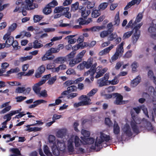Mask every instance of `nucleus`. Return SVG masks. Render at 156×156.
Masks as SVG:
<instances>
[{
	"label": "nucleus",
	"instance_id": "obj_1",
	"mask_svg": "<svg viewBox=\"0 0 156 156\" xmlns=\"http://www.w3.org/2000/svg\"><path fill=\"white\" fill-rule=\"evenodd\" d=\"M131 114L132 120L130 122V124L134 133L137 135L141 131L146 129L148 131H152L156 133V129L151 122L144 118L141 119L136 116L131 112Z\"/></svg>",
	"mask_w": 156,
	"mask_h": 156
},
{
	"label": "nucleus",
	"instance_id": "obj_2",
	"mask_svg": "<svg viewBox=\"0 0 156 156\" xmlns=\"http://www.w3.org/2000/svg\"><path fill=\"white\" fill-rule=\"evenodd\" d=\"M110 140V136L109 135L101 133V134L100 138L98 139L97 138L96 139L94 146L92 145L90 147L91 149L95 150L96 147L98 148L97 150V151H99L100 149L102 147L101 143L104 141L108 142Z\"/></svg>",
	"mask_w": 156,
	"mask_h": 156
},
{
	"label": "nucleus",
	"instance_id": "obj_3",
	"mask_svg": "<svg viewBox=\"0 0 156 156\" xmlns=\"http://www.w3.org/2000/svg\"><path fill=\"white\" fill-rule=\"evenodd\" d=\"M79 100H83L78 103H76L74 104V106L77 108L80 106H83L89 105L91 104L90 102L91 100L88 97L85 95H81L78 99Z\"/></svg>",
	"mask_w": 156,
	"mask_h": 156
},
{
	"label": "nucleus",
	"instance_id": "obj_4",
	"mask_svg": "<svg viewBox=\"0 0 156 156\" xmlns=\"http://www.w3.org/2000/svg\"><path fill=\"white\" fill-rule=\"evenodd\" d=\"M124 44V42H122L118 45L116 48V51L112 57L111 59L112 62L116 60L119 56H121L124 52L123 46Z\"/></svg>",
	"mask_w": 156,
	"mask_h": 156
},
{
	"label": "nucleus",
	"instance_id": "obj_5",
	"mask_svg": "<svg viewBox=\"0 0 156 156\" xmlns=\"http://www.w3.org/2000/svg\"><path fill=\"white\" fill-rule=\"evenodd\" d=\"M86 52L85 50H83L77 55L75 58L71 59L69 62L70 66L71 67H73L76 64L81 62Z\"/></svg>",
	"mask_w": 156,
	"mask_h": 156
},
{
	"label": "nucleus",
	"instance_id": "obj_6",
	"mask_svg": "<svg viewBox=\"0 0 156 156\" xmlns=\"http://www.w3.org/2000/svg\"><path fill=\"white\" fill-rule=\"evenodd\" d=\"M142 23H141L133 27V30H135V32L132 38V40L133 43L134 44L136 43L139 38L140 35V31L139 30V29L142 25Z\"/></svg>",
	"mask_w": 156,
	"mask_h": 156
},
{
	"label": "nucleus",
	"instance_id": "obj_7",
	"mask_svg": "<svg viewBox=\"0 0 156 156\" xmlns=\"http://www.w3.org/2000/svg\"><path fill=\"white\" fill-rule=\"evenodd\" d=\"M34 0H25L26 4L23 7V8L27 10L33 9L38 6L37 4L33 3Z\"/></svg>",
	"mask_w": 156,
	"mask_h": 156
},
{
	"label": "nucleus",
	"instance_id": "obj_8",
	"mask_svg": "<svg viewBox=\"0 0 156 156\" xmlns=\"http://www.w3.org/2000/svg\"><path fill=\"white\" fill-rule=\"evenodd\" d=\"M45 83V81L41 80L38 83H35L33 87V90L35 93L38 95L40 93L41 88L40 86Z\"/></svg>",
	"mask_w": 156,
	"mask_h": 156
},
{
	"label": "nucleus",
	"instance_id": "obj_9",
	"mask_svg": "<svg viewBox=\"0 0 156 156\" xmlns=\"http://www.w3.org/2000/svg\"><path fill=\"white\" fill-rule=\"evenodd\" d=\"M122 130L124 133L126 135V136L127 137H131L133 135V133L132 132L131 128L129 125L126 124L124 126Z\"/></svg>",
	"mask_w": 156,
	"mask_h": 156
},
{
	"label": "nucleus",
	"instance_id": "obj_10",
	"mask_svg": "<svg viewBox=\"0 0 156 156\" xmlns=\"http://www.w3.org/2000/svg\"><path fill=\"white\" fill-rule=\"evenodd\" d=\"M115 95L114 98H116V100L114 102V103L117 105L122 104L123 98V96L120 94L118 93H114Z\"/></svg>",
	"mask_w": 156,
	"mask_h": 156
},
{
	"label": "nucleus",
	"instance_id": "obj_11",
	"mask_svg": "<svg viewBox=\"0 0 156 156\" xmlns=\"http://www.w3.org/2000/svg\"><path fill=\"white\" fill-rule=\"evenodd\" d=\"M45 70V67L44 65H42L39 67L37 69V72L35 74V76L37 78H39L41 76V74L44 73Z\"/></svg>",
	"mask_w": 156,
	"mask_h": 156
},
{
	"label": "nucleus",
	"instance_id": "obj_12",
	"mask_svg": "<svg viewBox=\"0 0 156 156\" xmlns=\"http://www.w3.org/2000/svg\"><path fill=\"white\" fill-rule=\"evenodd\" d=\"M57 148L61 152L64 153L66 151V146L63 141H58L57 142Z\"/></svg>",
	"mask_w": 156,
	"mask_h": 156
},
{
	"label": "nucleus",
	"instance_id": "obj_13",
	"mask_svg": "<svg viewBox=\"0 0 156 156\" xmlns=\"http://www.w3.org/2000/svg\"><path fill=\"white\" fill-rule=\"evenodd\" d=\"M74 141L73 139H70L67 142V148L69 152H73L74 148L73 145Z\"/></svg>",
	"mask_w": 156,
	"mask_h": 156
},
{
	"label": "nucleus",
	"instance_id": "obj_14",
	"mask_svg": "<svg viewBox=\"0 0 156 156\" xmlns=\"http://www.w3.org/2000/svg\"><path fill=\"white\" fill-rule=\"evenodd\" d=\"M114 46L113 44L101 51L99 53V55L102 56L105 55L109 53L110 51L114 47Z\"/></svg>",
	"mask_w": 156,
	"mask_h": 156
},
{
	"label": "nucleus",
	"instance_id": "obj_15",
	"mask_svg": "<svg viewBox=\"0 0 156 156\" xmlns=\"http://www.w3.org/2000/svg\"><path fill=\"white\" fill-rule=\"evenodd\" d=\"M9 151L13 154H11L10 156H20L21 155L20 151L18 148H11L10 149Z\"/></svg>",
	"mask_w": 156,
	"mask_h": 156
},
{
	"label": "nucleus",
	"instance_id": "obj_16",
	"mask_svg": "<svg viewBox=\"0 0 156 156\" xmlns=\"http://www.w3.org/2000/svg\"><path fill=\"white\" fill-rule=\"evenodd\" d=\"M4 40L6 41L5 44H6V48H9L12 44L14 38L12 36H10V37H5V39Z\"/></svg>",
	"mask_w": 156,
	"mask_h": 156
},
{
	"label": "nucleus",
	"instance_id": "obj_17",
	"mask_svg": "<svg viewBox=\"0 0 156 156\" xmlns=\"http://www.w3.org/2000/svg\"><path fill=\"white\" fill-rule=\"evenodd\" d=\"M52 153L55 156H59L61 152L58 149L56 144H54L51 147Z\"/></svg>",
	"mask_w": 156,
	"mask_h": 156
},
{
	"label": "nucleus",
	"instance_id": "obj_18",
	"mask_svg": "<svg viewBox=\"0 0 156 156\" xmlns=\"http://www.w3.org/2000/svg\"><path fill=\"white\" fill-rule=\"evenodd\" d=\"M47 102L46 101L41 99L37 100L33 102L34 104L30 105L29 107V108H31L35 107L38 105L43 103H45Z\"/></svg>",
	"mask_w": 156,
	"mask_h": 156
},
{
	"label": "nucleus",
	"instance_id": "obj_19",
	"mask_svg": "<svg viewBox=\"0 0 156 156\" xmlns=\"http://www.w3.org/2000/svg\"><path fill=\"white\" fill-rule=\"evenodd\" d=\"M69 8L66 7H64L63 6L56 7L54 10V12L55 13H58L62 12L63 11H69Z\"/></svg>",
	"mask_w": 156,
	"mask_h": 156
},
{
	"label": "nucleus",
	"instance_id": "obj_20",
	"mask_svg": "<svg viewBox=\"0 0 156 156\" xmlns=\"http://www.w3.org/2000/svg\"><path fill=\"white\" fill-rule=\"evenodd\" d=\"M82 140L84 142V144H85L90 145L92 144L95 141L94 139L92 137L83 138H82Z\"/></svg>",
	"mask_w": 156,
	"mask_h": 156
},
{
	"label": "nucleus",
	"instance_id": "obj_21",
	"mask_svg": "<svg viewBox=\"0 0 156 156\" xmlns=\"http://www.w3.org/2000/svg\"><path fill=\"white\" fill-rule=\"evenodd\" d=\"M98 83L99 84V86L100 87H102L109 85L108 81L107 80H105L102 78L98 80Z\"/></svg>",
	"mask_w": 156,
	"mask_h": 156
},
{
	"label": "nucleus",
	"instance_id": "obj_22",
	"mask_svg": "<svg viewBox=\"0 0 156 156\" xmlns=\"http://www.w3.org/2000/svg\"><path fill=\"white\" fill-rule=\"evenodd\" d=\"M77 21L79 22V25L74 26V27L75 28H81V25H86V21L82 18H80L77 20Z\"/></svg>",
	"mask_w": 156,
	"mask_h": 156
},
{
	"label": "nucleus",
	"instance_id": "obj_23",
	"mask_svg": "<svg viewBox=\"0 0 156 156\" xmlns=\"http://www.w3.org/2000/svg\"><path fill=\"white\" fill-rule=\"evenodd\" d=\"M1 64L2 68L0 69V74L2 76V74L6 71V69L9 66V64L7 62H5Z\"/></svg>",
	"mask_w": 156,
	"mask_h": 156
},
{
	"label": "nucleus",
	"instance_id": "obj_24",
	"mask_svg": "<svg viewBox=\"0 0 156 156\" xmlns=\"http://www.w3.org/2000/svg\"><path fill=\"white\" fill-rule=\"evenodd\" d=\"M66 129H61L58 130L57 133V136L59 138H63L66 134Z\"/></svg>",
	"mask_w": 156,
	"mask_h": 156
},
{
	"label": "nucleus",
	"instance_id": "obj_25",
	"mask_svg": "<svg viewBox=\"0 0 156 156\" xmlns=\"http://www.w3.org/2000/svg\"><path fill=\"white\" fill-rule=\"evenodd\" d=\"M140 77L138 76L131 81V86L133 87H136L140 82Z\"/></svg>",
	"mask_w": 156,
	"mask_h": 156
},
{
	"label": "nucleus",
	"instance_id": "obj_26",
	"mask_svg": "<svg viewBox=\"0 0 156 156\" xmlns=\"http://www.w3.org/2000/svg\"><path fill=\"white\" fill-rule=\"evenodd\" d=\"M75 35H71L68 36L66 37L65 38L66 39L67 38L69 39L68 41V42L69 44H73L76 42L77 41L76 39L75 38H73V37H75Z\"/></svg>",
	"mask_w": 156,
	"mask_h": 156
},
{
	"label": "nucleus",
	"instance_id": "obj_27",
	"mask_svg": "<svg viewBox=\"0 0 156 156\" xmlns=\"http://www.w3.org/2000/svg\"><path fill=\"white\" fill-rule=\"evenodd\" d=\"M105 28V27L104 25L101 26H96L92 27L91 28V30L92 31L96 32L99 31L100 30L104 29Z\"/></svg>",
	"mask_w": 156,
	"mask_h": 156
},
{
	"label": "nucleus",
	"instance_id": "obj_28",
	"mask_svg": "<svg viewBox=\"0 0 156 156\" xmlns=\"http://www.w3.org/2000/svg\"><path fill=\"white\" fill-rule=\"evenodd\" d=\"M51 7L50 6H48V5L44 8L43 12L45 15H48L51 13L52 12Z\"/></svg>",
	"mask_w": 156,
	"mask_h": 156
},
{
	"label": "nucleus",
	"instance_id": "obj_29",
	"mask_svg": "<svg viewBox=\"0 0 156 156\" xmlns=\"http://www.w3.org/2000/svg\"><path fill=\"white\" fill-rule=\"evenodd\" d=\"M156 90L154 87L152 86H150L148 87L147 91L149 94L151 95L156 96V86L155 87Z\"/></svg>",
	"mask_w": 156,
	"mask_h": 156
},
{
	"label": "nucleus",
	"instance_id": "obj_30",
	"mask_svg": "<svg viewBox=\"0 0 156 156\" xmlns=\"http://www.w3.org/2000/svg\"><path fill=\"white\" fill-rule=\"evenodd\" d=\"M120 127L118 123H115L113 126V133L115 135H118L119 133Z\"/></svg>",
	"mask_w": 156,
	"mask_h": 156
},
{
	"label": "nucleus",
	"instance_id": "obj_31",
	"mask_svg": "<svg viewBox=\"0 0 156 156\" xmlns=\"http://www.w3.org/2000/svg\"><path fill=\"white\" fill-rule=\"evenodd\" d=\"M43 151L45 154L47 156H52V154L50 152L49 149L46 145H44Z\"/></svg>",
	"mask_w": 156,
	"mask_h": 156
},
{
	"label": "nucleus",
	"instance_id": "obj_32",
	"mask_svg": "<svg viewBox=\"0 0 156 156\" xmlns=\"http://www.w3.org/2000/svg\"><path fill=\"white\" fill-rule=\"evenodd\" d=\"M137 0H132L131 2H128L126 6L124 8L125 10H128L132 6L136 4H137Z\"/></svg>",
	"mask_w": 156,
	"mask_h": 156
},
{
	"label": "nucleus",
	"instance_id": "obj_33",
	"mask_svg": "<svg viewBox=\"0 0 156 156\" xmlns=\"http://www.w3.org/2000/svg\"><path fill=\"white\" fill-rule=\"evenodd\" d=\"M107 27L108 29L106 31H107L109 34H111L113 32L114 30V28L112 22H110L108 23L107 25Z\"/></svg>",
	"mask_w": 156,
	"mask_h": 156
},
{
	"label": "nucleus",
	"instance_id": "obj_34",
	"mask_svg": "<svg viewBox=\"0 0 156 156\" xmlns=\"http://www.w3.org/2000/svg\"><path fill=\"white\" fill-rule=\"evenodd\" d=\"M74 143L76 147L80 146L82 143V141L80 140L79 137L77 136L75 137Z\"/></svg>",
	"mask_w": 156,
	"mask_h": 156
},
{
	"label": "nucleus",
	"instance_id": "obj_35",
	"mask_svg": "<svg viewBox=\"0 0 156 156\" xmlns=\"http://www.w3.org/2000/svg\"><path fill=\"white\" fill-rule=\"evenodd\" d=\"M76 54L75 51L71 52L69 54L67 55L65 57L66 59L68 61H71V59L74 58Z\"/></svg>",
	"mask_w": 156,
	"mask_h": 156
},
{
	"label": "nucleus",
	"instance_id": "obj_36",
	"mask_svg": "<svg viewBox=\"0 0 156 156\" xmlns=\"http://www.w3.org/2000/svg\"><path fill=\"white\" fill-rule=\"evenodd\" d=\"M101 11L99 10L95 9L93 10L91 13V16L92 17L97 18L101 15Z\"/></svg>",
	"mask_w": 156,
	"mask_h": 156
},
{
	"label": "nucleus",
	"instance_id": "obj_37",
	"mask_svg": "<svg viewBox=\"0 0 156 156\" xmlns=\"http://www.w3.org/2000/svg\"><path fill=\"white\" fill-rule=\"evenodd\" d=\"M57 48H51L50 49L47 51V54H48V55H51L52 53H56L58 52Z\"/></svg>",
	"mask_w": 156,
	"mask_h": 156
},
{
	"label": "nucleus",
	"instance_id": "obj_38",
	"mask_svg": "<svg viewBox=\"0 0 156 156\" xmlns=\"http://www.w3.org/2000/svg\"><path fill=\"white\" fill-rule=\"evenodd\" d=\"M67 91L69 93L72 92L76 91L77 90V87L75 85H71L68 87L67 88Z\"/></svg>",
	"mask_w": 156,
	"mask_h": 156
},
{
	"label": "nucleus",
	"instance_id": "obj_39",
	"mask_svg": "<svg viewBox=\"0 0 156 156\" xmlns=\"http://www.w3.org/2000/svg\"><path fill=\"white\" fill-rule=\"evenodd\" d=\"M85 66V67L87 69L90 68L92 64L93 61L91 59H89L87 62L83 61Z\"/></svg>",
	"mask_w": 156,
	"mask_h": 156
},
{
	"label": "nucleus",
	"instance_id": "obj_40",
	"mask_svg": "<svg viewBox=\"0 0 156 156\" xmlns=\"http://www.w3.org/2000/svg\"><path fill=\"white\" fill-rule=\"evenodd\" d=\"M33 44V47L35 48H39L43 46V44H41L37 40L34 41Z\"/></svg>",
	"mask_w": 156,
	"mask_h": 156
},
{
	"label": "nucleus",
	"instance_id": "obj_41",
	"mask_svg": "<svg viewBox=\"0 0 156 156\" xmlns=\"http://www.w3.org/2000/svg\"><path fill=\"white\" fill-rule=\"evenodd\" d=\"M139 66L138 63L136 61L134 62L131 65L132 71L133 72H136L137 68Z\"/></svg>",
	"mask_w": 156,
	"mask_h": 156
},
{
	"label": "nucleus",
	"instance_id": "obj_42",
	"mask_svg": "<svg viewBox=\"0 0 156 156\" xmlns=\"http://www.w3.org/2000/svg\"><path fill=\"white\" fill-rule=\"evenodd\" d=\"M79 2H75L74 3L72 4L71 6V10L72 11L75 12L77 10L79 7Z\"/></svg>",
	"mask_w": 156,
	"mask_h": 156
},
{
	"label": "nucleus",
	"instance_id": "obj_43",
	"mask_svg": "<svg viewBox=\"0 0 156 156\" xmlns=\"http://www.w3.org/2000/svg\"><path fill=\"white\" fill-rule=\"evenodd\" d=\"M12 46L14 49L16 50L19 49L21 48V46H19L18 43L16 40H13L12 44Z\"/></svg>",
	"mask_w": 156,
	"mask_h": 156
},
{
	"label": "nucleus",
	"instance_id": "obj_44",
	"mask_svg": "<svg viewBox=\"0 0 156 156\" xmlns=\"http://www.w3.org/2000/svg\"><path fill=\"white\" fill-rule=\"evenodd\" d=\"M143 17V13H139L137 15L136 20L134 21V23L136 24L137 23L140 22L141 20Z\"/></svg>",
	"mask_w": 156,
	"mask_h": 156
},
{
	"label": "nucleus",
	"instance_id": "obj_45",
	"mask_svg": "<svg viewBox=\"0 0 156 156\" xmlns=\"http://www.w3.org/2000/svg\"><path fill=\"white\" fill-rule=\"evenodd\" d=\"M66 58L62 57H59L56 58L54 62L56 63H58L60 62L61 63L64 62L66 61Z\"/></svg>",
	"mask_w": 156,
	"mask_h": 156
},
{
	"label": "nucleus",
	"instance_id": "obj_46",
	"mask_svg": "<svg viewBox=\"0 0 156 156\" xmlns=\"http://www.w3.org/2000/svg\"><path fill=\"white\" fill-rule=\"evenodd\" d=\"M43 18L41 15H35L34 16V23H37L40 21Z\"/></svg>",
	"mask_w": 156,
	"mask_h": 156
},
{
	"label": "nucleus",
	"instance_id": "obj_47",
	"mask_svg": "<svg viewBox=\"0 0 156 156\" xmlns=\"http://www.w3.org/2000/svg\"><path fill=\"white\" fill-rule=\"evenodd\" d=\"M108 3L107 2H103L101 3L99 6V9L100 10H104L108 6Z\"/></svg>",
	"mask_w": 156,
	"mask_h": 156
},
{
	"label": "nucleus",
	"instance_id": "obj_48",
	"mask_svg": "<svg viewBox=\"0 0 156 156\" xmlns=\"http://www.w3.org/2000/svg\"><path fill=\"white\" fill-rule=\"evenodd\" d=\"M108 38H109V41H112L114 40L118 36L116 32L112 33L110 34Z\"/></svg>",
	"mask_w": 156,
	"mask_h": 156
},
{
	"label": "nucleus",
	"instance_id": "obj_49",
	"mask_svg": "<svg viewBox=\"0 0 156 156\" xmlns=\"http://www.w3.org/2000/svg\"><path fill=\"white\" fill-rule=\"evenodd\" d=\"M82 133L83 135V137H81L80 138L81 139L83 138H87L90 136V133L89 131L85 130H82Z\"/></svg>",
	"mask_w": 156,
	"mask_h": 156
},
{
	"label": "nucleus",
	"instance_id": "obj_50",
	"mask_svg": "<svg viewBox=\"0 0 156 156\" xmlns=\"http://www.w3.org/2000/svg\"><path fill=\"white\" fill-rule=\"evenodd\" d=\"M132 51L131 50L128 51L123 56V58H127L131 57L132 55Z\"/></svg>",
	"mask_w": 156,
	"mask_h": 156
},
{
	"label": "nucleus",
	"instance_id": "obj_51",
	"mask_svg": "<svg viewBox=\"0 0 156 156\" xmlns=\"http://www.w3.org/2000/svg\"><path fill=\"white\" fill-rule=\"evenodd\" d=\"M79 9H80V12H81L82 16L84 18L87 17V16L86 15V11L84 8L82 7L80 8V7H79Z\"/></svg>",
	"mask_w": 156,
	"mask_h": 156
},
{
	"label": "nucleus",
	"instance_id": "obj_52",
	"mask_svg": "<svg viewBox=\"0 0 156 156\" xmlns=\"http://www.w3.org/2000/svg\"><path fill=\"white\" fill-rule=\"evenodd\" d=\"M95 72L96 70H94L93 69L90 68V70L85 73L84 75L86 76H87L90 74V76H93L94 75Z\"/></svg>",
	"mask_w": 156,
	"mask_h": 156
},
{
	"label": "nucleus",
	"instance_id": "obj_53",
	"mask_svg": "<svg viewBox=\"0 0 156 156\" xmlns=\"http://www.w3.org/2000/svg\"><path fill=\"white\" fill-rule=\"evenodd\" d=\"M86 3L87 8L88 9L93 8L95 5V4L94 2H91L90 1L86 2Z\"/></svg>",
	"mask_w": 156,
	"mask_h": 156
},
{
	"label": "nucleus",
	"instance_id": "obj_54",
	"mask_svg": "<svg viewBox=\"0 0 156 156\" xmlns=\"http://www.w3.org/2000/svg\"><path fill=\"white\" fill-rule=\"evenodd\" d=\"M32 57L33 56L31 55L27 56H24L20 58V60L21 62H23L27 60H30L32 58Z\"/></svg>",
	"mask_w": 156,
	"mask_h": 156
},
{
	"label": "nucleus",
	"instance_id": "obj_55",
	"mask_svg": "<svg viewBox=\"0 0 156 156\" xmlns=\"http://www.w3.org/2000/svg\"><path fill=\"white\" fill-rule=\"evenodd\" d=\"M133 30L127 32L125 33L123 35V38L124 39H126L129 38L133 34Z\"/></svg>",
	"mask_w": 156,
	"mask_h": 156
},
{
	"label": "nucleus",
	"instance_id": "obj_56",
	"mask_svg": "<svg viewBox=\"0 0 156 156\" xmlns=\"http://www.w3.org/2000/svg\"><path fill=\"white\" fill-rule=\"evenodd\" d=\"M97 91V89H93L87 94V95L89 97L92 96L96 93Z\"/></svg>",
	"mask_w": 156,
	"mask_h": 156
},
{
	"label": "nucleus",
	"instance_id": "obj_57",
	"mask_svg": "<svg viewBox=\"0 0 156 156\" xmlns=\"http://www.w3.org/2000/svg\"><path fill=\"white\" fill-rule=\"evenodd\" d=\"M114 21L115 22V25H119L120 23V18L119 12L116 14L115 16Z\"/></svg>",
	"mask_w": 156,
	"mask_h": 156
},
{
	"label": "nucleus",
	"instance_id": "obj_58",
	"mask_svg": "<svg viewBox=\"0 0 156 156\" xmlns=\"http://www.w3.org/2000/svg\"><path fill=\"white\" fill-rule=\"evenodd\" d=\"M25 87H18L16 89L15 92L18 93H22L25 91Z\"/></svg>",
	"mask_w": 156,
	"mask_h": 156
},
{
	"label": "nucleus",
	"instance_id": "obj_59",
	"mask_svg": "<svg viewBox=\"0 0 156 156\" xmlns=\"http://www.w3.org/2000/svg\"><path fill=\"white\" fill-rule=\"evenodd\" d=\"M37 95L39 97L42 96L44 97H46L48 96L47 91L45 90L40 91L39 94Z\"/></svg>",
	"mask_w": 156,
	"mask_h": 156
},
{
	"label": "nucleus",
	"instance_id": "obj_60",
	"mask_svg": "<svg viewBox=\"0 0 156 156\" xmlns=\"http://www.w3.org/2000/svg\"><path fill=\"white\" fill-rule=\"evenodd\" d=\"M109 34L106 30H103L100 33V36L101 38H104L107 37Z\"/></svg>",
	"mask_w": 156,
	"mask_h": 156
},
{
	"label": "nucleus",
	"instance_id": "obj_61",
	"mask_svg": "<svg viewBox=\"0 0 156 156\" xmlns=\"http://www.w3.org/2000/svg\"><path fill=\"white\" fill-rule=\"evenodd\" d=\"M117 78L116 76H115L112 80L108 81L109 84H111L112 85H115L117 84L119 82V80L117 79L116 80Z\"/></svg>",
	"mask_w": 156,
	"mask_h": 156
},
{
	"label": "nucleus",
	"instance_id": "obj_62",
	"mask_svg": "<svg viewBox=\"0 0 156 156\" xmlns=\"http://www.w3.org/2000/svg\"><path fill=\"white\" fill-rule=\"evenodd\" d=\"M57 79L56 76H54L50 79L48 81V83L50 85L53 84Z\"/></svg>",
	"mask_w": 156,
	"mask_h": 156
},
{
	"label": "nucleus",
	"instance_id": "obj_63",
	"mask_svg": "<svg viewBox=\"0 0 156 156\" xmlns=\"http://www.w3.org/2000/svg\"><path fill=\"white\" fill-rule=\"evenodd\" d=\"M58 4V2L56 0H53L51 2L48 4V6H49L51 8H53L57 5Z\"/></svg>",
	"mask_w": 156,
	"mask_h": 156
},
{
	"label": "nucleus",
	"instance_id": "obj_64",
	"mask_svg": "<svg viewBox=\"0 0 156 156\" xmlns=\"http://www.w3.org/2000/svg\"><path fill=\"white\" fill-rule=\"evenodd\" d=\"M148 31L151 34L156 33V28L154 27H150L148 29Z\"/></svg>",
	"mask_w": 156,
	"mask_h": 156
}]
</instances>
